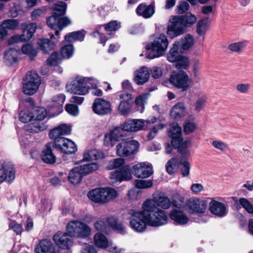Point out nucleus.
Returning a JSON list of instances; mask_svg holds the SVG:
<instances>
[{"label": "nucleus", "instance_id": "obj_1", "mask_svg": "<svg viewBox=\"0 0 253 253\" xmlns=\"http://www.w3.org/2000/svg\"><path fill=\"white\" fill-rule=\"evenodd\" d=\"M141 211H134L131 215L130 225L134 231L141 233L146 230L147 225L158 227L165 225L166 218L163 217V213L159 215L161 217V220H157L156 217L153 216L149 211H145L143 207Z\"/></svg>", "mask_w": 253, "mask_h": 253}, {"label": "nucleus", "instance_id": "obj_2", "mask_svg": "<svg viewBox=\"0 0 253 253\" xmlns=\"http://www.w3.org/2000/svg\"><path fill=\"white\" fill-rule=\"evenodd\" d=\"M171 203L169 199L167 197L160 196L157 200L155 199H148L146 200L143 203V208L146 211H149L152 213L153 216L154 215L156 217L157 220H161V217L160 215V212L164 214V218H166V224L168 222V217L164 211L159 209L158 207H160L163 209H167L169 208ZM161 214H162L161 213Z\"/></svg>", "mask_w": 253, "mask_h": 253}, {"label": "nucleus", "instance_id": "obj_3", "mask_svg": "<svg viewBox=\"0 0 253 253\" xmlns=\"http://www.w3.org/2000/svg\"><path fill=\"white\" fill-rule=\"evenodd\" d=\"M92 83H98V81L93 78L77 76L69 81L66 88L67 91L72 94L84 95L88 92L89 84Z\"/></svg>", "mask_w": 253, "mask_h": 253}, {"label": "nucleus", "instance_id": "obj_4", "mask_svg": "<svg viewBox=\"0 0 253 253\" xmlns=\"http://www.w3.org/2000/svg\"><path fill=\"white\" fill-rule=\"evenodd\" d=\"M168 43L166 36L163 34L159 35L153 42L146 45V57L152 59L163 55L167 49Z\"/></svg>", "mask_w": 253, "mask_h": 253}, {"label": "nucleus", "instance_id": "obj_5", "mask_svg": "<svg viewBox=\"0 0 253 253\" xmlns=\"http://www.w3.org/2000/svg\"><path fill=\"white\" fill-rule=\"evenodd\" d=\"M188 211L191 213H196L197 217H193V220L195 222L206 223L209 220V216L204 214L207 208V202L204 200L198 199H190L187 203Z\"/></svg>", "mask_w": 253, "mask_h": 253}, {"label": "nucleus", "instance_id": "obj_6", "mask_svg": "<svg viewBox=\"0 0 253 253\" xmlns=\"http://www.w3.org/2000/svg\"><path fill=\"white\" fill-rule=\"evenodd\" d=\"M168 134L171 138V143L172 147L177 149L179 153L184 151L190 144V141L183 142L181 128L177 124L170 125Z\"/></svg>", "mask_w": 253, "mask_h": 253}, {"label": "nucleus", "instance_id": "obj_7", "mask_svg": "<svg viewBox=\"0 0 253 253\" xmlns=\"http://www.w3.org/2000/svg\"><path fill=\"white\" fill-rule=\"evenodd\" d=\"M41 83L40 77L37 73L28 72L23 79L22 91L26 95H33L38 90Z\"/></svg>", "mask_w": 253, "mask_h": 253}, {"label": "nucleus", "instance_id": "obj_8", "mask_svg": "<svg viewBox=\"0 0 253 253\" xmlns=\"http://www.w3.org/2000/svg\"><path fill=\"white\" fill-rule=\"evenodd\" d=\"M169 82L182 92L186 91L190 87V79L188 74L183 71L171 75Z\"/></svg>", "mask_w": 253, "mask_h": 253}, {"label": "nucleus", "instance_id": "obj_9", "mask_svg": "<svg viewBox=\"0 0 253 253\" xmlns=\"http://www.w3.org/2000/svg\"><path fill=\"white\" fill-rule=\"evenodd\" d=\"M139 143L134 140L123 141L116 146V154L120 157H127L136 153Z\"/></svg>", "mask_w": 253, "mask_h": 253}, {"label": "nucleus", "instance_id": "obj_10", "mask_svg": "<svg viewBox=\"0 0 253 253\" xmlns=\"http://www.w3.org/2000/svg\"><path fill=\"white\" fill-rule=\"evenodd\" d=\"M111 189L109 187L98 188L90 190L87 194L88 198L96 203L104 204L109 201Z\"/></svg>", "mask_w": 253, "mask_h": 253}, {"label": "nucleus", "instance_id": "obj_11", "mask_svg": "<svg viewBox=\"0 0 253 253\" xmlns=\"http://www.w3.org/2000/svg\"><path fill=\"white\" fill-rule=\"evenodd\" d=\"M156 118L153 117L151 120L131 119L126 121L123 124V129L128 132H135L142 130L144 126L145 122L147 124L154 123Z\"/></svg>", "mask_w": 253, "mask_h": 253}, {"label": "nucleus", "instance_id": "obj_12", "mask_svg": "<svg viewBox=\"0 0 253 253\" xmlns=\"http://www.w3.org/2000/svg\"><path fill=\"white\" fill-rule=\"evenodd\" d=\"M186 30L181 24L176 16H174L169 20L167 34L169 38L173 39L175 37L183 35Z\"/></svg>", "mask_w": 253, "mask_h": 253}, {"label": "nucleus", "instance_id": "obj_13", "mask_svg": "<svg viewBox=\"0 0 253 253\" xmlns=\"http://www.w3.org/2000/svg\"><path fill=\"white\" fill-rule=\"evenodd\" d=\"M132 178L130 166H124L120 170H116L112 173V184L120 183L123 181H128Z\"/></svg>", "mask_w": 253, "mask_h": 253}, {"label": "nucleus", "instance_id": "obj_14", "mask_svg": "<svg viewBox=\"0 0 253 253\" xmlns=\"http://www.w3.org/2000/svg\"><path fill=\"white\" fill-rule=\"evenodd\" d=\"M132 169L134 175L137 178H146L153 172L152 166L148 162L139 163L133 166Z\"/></svg>", "mask_w": 253, "mask_h": 253}, {"label": "nucleus", "instance_id": "obj_15", "mask_svg": "<svg viewBox=\"0 0 253 253\" xmlns=\"http://www.w3.org/2000/svg\"><path fill=\"white\" fill-rule=\"evenodd\" d=\"M15 178V169L10 165L0 162V183L4 181L11 183Z\"/></svg>", "mask_w": 253, "mask_h": 253}, {"label": "nucleus", "instance_id": "obj_16", "mask_svg": "<svg viewBox=\"0 0 253 253\" xmlns=\"http://www.w3.org/2000/svg\"><path fill=\"white\" fill-rule=\"evenodd\" d=\"M122 100L118 107V110L123 116H127L131 112L132 105L130 102L132 99V94L130 93H124L120 95Z\"/></svg>", "mask_w": 253, "mask_h": 253}, {"label": "nucleus", "instance_id": "obj_17", "mask_svg": "<svg viewBox=\"0 0 253 253\" xmlns=\"http://www.w3.org/2000/svg\"><path fill=\"white\" fill-rule=\"evenodd\" d=\"M92 109L95 114L99 115H104L110 112L111 104L108 101L101 98H96L93 103Z\"/></svg>", "mask_w": 253, "mask_h": 253}, {"label": "nucleus", "instance_id": "obj_18", "mask_svg": "<svg viewBox=\"0 0 253 253\" xmlns=\"http://www.w3.org/2000/svg\"><path fill=\"white\" fill-rule=\"evenodd\" d=\"M55 144L62 152L66 154L74 153L77 150L75 143L66 138H59V140L56 141Z\"/></svg>", "mask_w": 253, "mask_h": 253}, {"label": "nucleus", "instance_id": "obj_19", "mask_svg": "<svg viewBox=\"0 0 253 253\" xmlns=\"http://www.w3.org/2000/svg\"><path fill=\"white\" fill-rule=\"evenodd\" d=\"M71 132V126L63 124L52 129L49 133V136L55 143L56 140L58 141L59 138H62L61 136L68 135Z\"/></svg>", "mask_w": 253, "mask_h": 253}, {"label": "nucleus", "instance_id": "obj_20", "mask_svg": "<svg viewBox=\"0 0 253 253\" xmlns=\"http://www.w3.org/2000/svg\"><path fill=\"white\" fill-rule=\"evenodd\" d=\"M53 241L60 248L69 249L72 245L71 240L69 238L68 233L58 232L53 236Z\"/></svg>", "mask_w": 253, "mask_h": 253}, {"label": "nucleus", "instance_id": "obj_21", "mask_svg": "<svg viewBox=\"0 0 253 253\" xmlns=\"http://www.w3.org/2000/svg\"><path fill=\"white\" fill-rule=\"evenodd\" d=\"M209 210L212 214L220 217L225 216L228 212L224 204L215 200L210 203Z\"/></svg>", "mask_w": 253, "mask_h": 253}, {"label": "nucleus", "instance_id": "obj_22", "mask_svg": "<svg viewBox=\"0 0 253 253\" xmlns=\"http://www.w3.org/2000/svg\"><path fill=\"white\" fill-rule=\"evenodd\" d=\"M136 14L145 19L151 18L155 13V5L151 3L147 5L145 3H142L138 5L136 10Z\"/></svg>", "mask_w": 253, "mask_h": 253}, {"label": "nucleus", "instance_id": "obj_23", "mask_svg": "<svg viewBox=\"0 0 253 253\" xmlns=\"http://www.w3.org/2000/svg\"><path fill=\"white\" fill-rule=\"evenodd\" d=\"M50 38L51 41L48 39H39L37 43L39 48L44 53H48L49 51L52 50L58 42V39L56 41L53 40V39H55V38L53 34L50 35Z\"/></svg>", "mask_w": 253, "mask_h": 253}, {"label": "nucleus", "instance_id": "obj_24", "mask_svg": "<svg viewBox=\"0 0 253 253\" xmlns=\"http://www.w3.org/2000/svg\"><path fill=\"white\" fill-rule=\"evenodd\" d=\"M35 253H58L55 250L54 247L51 241L42 240L38 244L35 248Z\"/></svg>", "mask_w": 253, "mask_h": 253}, {"label": "nucleus", "instance_id": "obj_25", "mask_svg": "<svg viewBox=\"0 0 253 253\" xmlns=\"http://www.w3.org/2000/svg\"><path fill=\"white\" fill-rule=\"evenodd\" d=\"M170 219L179 225H185L188 222L189 218L182 211L173 209L169 213Z\"/></svg>", "mask_w": 253, "mask_h": 253}, {"label": "nucleus", "instance_id": "obj_26", "mask_svg": "<svg viewBox=\"0 0 253 253\" xmlns=\"http://www.w3.org/2000/svg\"><path fill=\"white\" fill-rule=\"evenodd\" d=\"M180 153L181 154L179 161L180 171L183 176L186 177L189 175L191 168L190 164L187 160L189 156V153L187 149Z\"/></svg>", "mask_w": 253, "mask_h": 253}, {"label": "nucleus", "instance_id": "obj_27", "mask_svg": "<svg viewBox=\"0 0 253 253\" xmlns=\"http://www.w3.org/2000/svg\"><path fill=\"white\" fill-rule=\"evenodd\" d=\"M66 99V96L62 93L54 95L52 98L51 107L55 114H58L63 111V105Z\"/></svg>", "mask_w": 253, "mask_h": 253}, {"label": "nucleus", "instance_id": "obj_28", "mask_svg": "<svg viewBox=\"0 0 253 253\" xmlns=\"http://www.w3.org/2000/svg\"><path fill=\"white\" fill-rule=\"evenodd\" d=\"M150 74L148 68L142 67L136 72L134 81L137 84H143L148 81Z\"/></svg>", "mask_w": 253, "mask_h": 253}, {"label": "nucleus", "instance_id": "obj_29", "mask_svg": "<svg viewBox=\"0 0 253 253\" xmlns=\"http://www.w3.org/2000/svg\"><path fill=\"white\" fill-rule=\"evenodd\" d=\"M83 176V173L79 166L72 169L69 173L68 179L73 184H77L80 182Z\"/></svg>", "mask_w": 253, "mask_h": 253}, {"label": "nucleus", "instance_id": "obj_30", "mask_svg": "<svg viewBox=\"0 0 253 253\" xmlns=\"http://www.w3.org/2000/svg\"><path fill=\"white\" fill-rule=\"evenodd\" d=\"M186 107L183 103H178L173 106L170 112V116L175 119H179L185 116Z\"/></svg>", "mask_w": 253, "mask_h": 253}, {"label": "nucleus", "instance_id": "obj_31", "mask_svg": "<svg viewBox=\"0 0 253 253\" xmlns=\"http://www.w3.org/2000/svg\"><path fill=\"white\" fill-rule=\"evenodd\" d=\"M176 17L182 25L186 28L193 25L196 21V17L191 13H188L184 15H177Z\"/></svg>", "mask_w": 253, "mask_h": 253}, {"label": "nucleus", "instance_id": "obj_32", "mask_svg": "<svg viewBox=\"0 0 253 253\" xmlns=\"http://www.w3.org/2000/svg\"><path fill=\"white\" fill-rule=\"evenodd\" d=\"M42 161L48 164H53L55 162L56 157L53 155L51 148V144H47L42 155Z\"/></svg>", "mask_w": 253, "mask_h": 253}, {"label": "nucleus", "instance_id": "obj_33", "mask_svg": "<svg viewBox=\"0 0 253 253\" xmlns=\"http://www.w3.org/2000/svg\"><path fill=\"white\" fill-rule=\"evenodd\" d=\"M179 45V42L178 41L175 42L173 44L167 56V59L169 62H175L182 56L178 51Z\"/></svg>", "mask_w": 253, "mask_h": 253}, {"label": "nucleus", "instance_id": "obj_34", "mask_svg": "<svg viewBox=\"0 0 253 253\" xmlns=\"http://www.w3.org/2000/svg\"><path fill=\"white\" fill-rule=\"evenodd\" d=\"M91 233V228L88 225L79 221L77 238H86L90 235Z\"/></svg>", "mask_w": 253, "mask_h": 253}, {"label": "nucleus", "instance_id": "obj_35", "mask_svg": "<svg viewBox=\"0 0 253 253\" xmlns=\"http://www.w3.org/2000/svg\"><path fill=\"white\" fill-rule=\"evenodd\" d=\"M85 34V32L84 30L72 32L65 36V40L70 42L76 41H83L84 40Z\"/></svg>", "mask_w": 253, "mask_h": 253}, {"label": "nucleus", "instance_id": "obj_36", "mask_svg": "<svg viewBox=\"0 0 253 253\" xmlns=\"http://www.w3.org/2000/svg\"><path fill=\"white\" fill-rule=\"evenodd\" d=\"M19 51L14 48L7 50L4 54V61L7 64H11L16 62Z\"/></svg>", "mask_w": 253, "mask_h": 253}, {"label": "nucleus", "instance_id": "obj_37", "mask_svg": "<svg viewBox=\"0 0 253 253\" xmlns=\"http://www.w3.org/2000/svg\"><path fill=\"white\" fill-rule=\"evenodd\" d=\"M150 96L148 93H144L138 95L135 100V104L137 107V110L143 113L145 109V105Z\"/></svg>", "mask_w": 253, "mask_h": 253}, {"label": "nucleus", "instance_id": "obj_38", "mask_svg": "<svg viewBox=\"0 0 253 253\" xmlns=\"http://www.w3.org/2000/svg\"><path fill=\"white\" fill-rule=\"evenodd\" d=\"M25 130L30 132L38 133L46 129L43 124H41L37 121L29 124L25 126Z\"/></svg>", "mask_w": 253, "mask_h": 253}, {"label": "nucleus", "instance_id": "obj_39", "mask_svg": "<svg viewBox=\"0 0 253 253\" xmlns=\"http://www.w3.org/2000/svg\"><path fill=\"white\" fill-rule=\"evenodd\" d=\"M93 240L95 246L98 248L105 249L108 246L109 242L107 238L100 233L96 234Z\"/></svg>", "mask_w": 253, "mask_h": 253}, {"label": "nucleus", "instance_id": "obj_40", "mask_svg": "<svg viewBox=\"0 0 253 253\" xmlns=\"http://www.w3.org/2000/svg\"><path fill=\"white\" fill-rule=\"evenodd\" d=\"M79 220H73L69 222L66 226V231L70 237L77 238Z\"/></svg>", "mask_w": 253, "mask_h": 253}, {"label": "nucleus", "instance_id": "obj_41", "mask_svg": "<svg viewBox=\"0 0 253 253\" xmlns=\"http://www.w3.org/2000/svg\"><path fill=\"white\" fill-rule=\"evenodd\" d=\"M110 226L111 224L108 221H97L94 224V227L97 231L104 232L106 233H108L109 231Z\"/></svg>", "mask_w": 253, "mask_h": 253}, {"label": "nucleus", "instance_id": "obj_42", "mask_svg": "<svg viewBox=\"0 0 253 253\" xmlns=\"http://www.w3.org/2000/svg\"><path fill=\"white\" fill-rule=\"evenodd\" d=\"M66 7V4L64 2L59 1L55 3L52 8L54 11V13H56V15L61 16L65 13Z\"/></svg>", "mask_w": 253, "mask_h": 253}, {"label": "nucleus", "instance_id": "obj_43", "mask_svg": "<svg viewBox=\"0 0 253 253\" xmlns=\"http://www.w3.org/2000/svg\"><path fill=\"white\" fill-rule=\"evenodd\" d=\"M37 28V25L36 23H32L26 25V28L23 31V34L25 35V38L27 41L30 40L34 34L36 32Z\"/></svg>", "mask_w": 253, "mask_h": 253}, {"label": "nucleus", "instance_id": "obj_44", "mask_svg": "<svg viewBox=\"0 0 253 253\" xmlns=\"http://www.w3.org/2000/svg\"><path fill=\"white\" fill-rule=\"evenodd\" d=\"M79 167L84 175L96 170L99 168L98 165L96 163L81 165Z\"/></svg>", "mask_w": 253, "mask_h": 253}, {"label": "nucleus", "instance_id": "obj_45", "mask_svg": "<svg viewBox=\"0 0 253 253\" xmlns=\"http://www.w3.org/2000/svg\"><path fill=\"white\" fill-rule=\"evenodd\" d=\"M112 229L117 233L124 235L126 233V228L123 224L117 220H113L112 217Z\"/></svg>", "mask_w": 253, "mask_h": 253}, {"label": "nucleus", "instance_id": "obj_46", "mask_svg": "<svg viewBox=\"0 0 253 253\" xmlns=\"http://www.w3.org/2000/svg\"><path fill=\"white\" fill-rule=\"evenodd\" d=\"M22 51L24 54L28 55L31 59L37 54V50L30 44H25L23 45Z\"/></svg>", "mask_w": 253, "mask_h": 253}, {"label": "nucleus", "instance_id": "obj_47", "mask_svg": "<svg viewBox=\"0 0 253 253\" xmlns=\"http://www.w3.org/2000/svg\"><path fill=\"white\" fill-rule=\"evenodd\" d=\"M18 26V22L14 19H8L3 21L0 24V27L7 30L15 29Z\"/></svg>", "mask_w": 253, "mask_h": 253}, {"label": "nucleus", "instance_id": "obj_48", "mask_svg": "<svg viewBox=\"0 0 253 253\" xmlns=\"http://www.w3.org/2000/svg\"><path fill=\"white\" fill-rule=\"evenodd\" d=\"M19 117L20 120L22 122L26 123L31 121L34 118V116L32 112L28 109H25L21 111Z\"/></svg>", "mask_w": 253, "mask_h": 253}, {"label": "nucleus", "instance_id": "obj_49", "mask_svg": "<svg viewBox=\"0 0 253 253\" xmlns=\"http://www.w3.org/2000/svg\"><path fill=\"white\" fill-rule=\"evenodd\" d=\"M74 48L72 44H68L63 46L61 49V54L64 58L68 59L74 54Z\"/></svg>", "mask_w": 253, "mask_h": 253}, {"label": "nucleus", "instance_id": "obj_50", "mask_svg": "<svg viewBox=\"0 0 253 253\" xmlns=\"http://www.w3.org/2000/svg\"><path fill=\"white\" fill-rule=\"evenodd\" d=\"M62 62V58L57 52H54L48 57L47 63L50 66H56Z\"/></svg>", "mask_w": 253, "mask_h": 253}, {"label": "nucleus", "instance_id": "obj_51", "mask_svg": "<svg viewBox=\"0 0 253 253\" xmlns=\"http://www.w3.org/2000/svg\"><path fill=\"white\" fill-rule=\"evenodd\" d=\"M194 44V39L190 34H187L182 39L181 47L184 50H187Z\"/></svg>", "mask_w": 253, "mask_h": 253}, {"label": "nucleus", "instance_id": "obj_52", "mask_svg": "<svg viewBox=\"0 0 253 253\" xmlns=\"http://www.w3.org/2000/svg\"><path fill=\"white\" fill-rule=\"evenodd\" d=\"M207 19L199 20L197 24V33L199 36L204 35L208 30Z\"/></svg>", "mask_w": 253, "mask_h": 253}, {"label": "nucleus", "instance_id": "obj_53", "mask_svg": "<svg viewBox=\"0 0 253 253\" xmlns=\"http://www.w3.org/2000/svg\"><path fill=\"white\" fill-rule=\"evenodd\" d=\"M134 184L137 188L146 189L152 186L153 181L151 180H138L134 181Z\"/></svg>", "mask_w": 253, "mask_h": 253}, {"label": "nucleus", "instance_id": "obj_54", "mask_svg": "<svg viewBox=\"0 0 253 253\" xmlns=\"http://www.w3.org/2000/svg\"><path fill=\"white\" fill-rule=\"evenodd\" d=\"M239 205L243 208L248 213L253 214V206L246 198H241L239 200Z\"/></svg>", "mask_w": 253, "mask_h": 253}, {"label": "nucleus", "instance_id": "obj_55", "mask_svg": "<svg viewBox=\"0 0 253 253\" xmlns=\"http://www.w3.org/2000/svg\"><path fill=\"white\" fill-rule=\"evenodd\" d=\"M179 163V160L177 158H171L166 164V170L169 174H173L174 172V169Z\"/></svg>", "mask_w": 253, "mask_h": 253}, {"label": "nucleus", "instance_id": "obj_56", "mask_svg": "<svg viewBox=\"0 0 253 253\" xmlns=\"http://www.w3.org/2000/svg\"><path fill=\"white\" fill-rule=\"evenodd\" d=\"M125 131V130L123 129V125L122 127H116L112 130V140L120 141L122 140Z\"/></svg>", "mask_w": 253, "mask_h": 253}, {"label": "nucleus", "instance_id": "obj_57", "mask_svg": "<svg viewBox=\"0 0 253 253\" xmlns=\"http://www.w3.org/2000/svg\"><path fill=\"white\" fill-rule=\"evenodd\" d=\"M175 66L178 69H186L189 64L188 58L186 57L181 56L176 61Z\"/></svg>", "mask_w": 253, "mask_h": 253}, {"label": "nucleus", "instance_id": "obj_58", "mask_svg": "<svg viewBox=\"0 0 253 253\" xmlns=\"http://www.w3.org/2000/svg\"><path fill=\"white\" fill-rule=\"evenodd\" d=\"M246 45V42H235L230 44L229 45V49L233 52H240L243 50Z\"/></svg>", "mask_w": 253, "mask_h": 253}, {"label": "nucleus", "instance_id": "obj_59", "mask_svg": "<svg viewBox=\"0 0 253 253\" xmlns=\"http://www.w3.org/2000/svg\"><path fill=\"white\" fill-rule=\"evenodd\" d=\"M97 151L95 150H88L84 154L83 159L81 162L90 161L97 159Z\"/></svg>", "mask_w": 253, "mask_h": 253}, {"label": "nucleus", "instance_id": "obj_60", "mask_svg": "<svg viewBox=\"0 0 253 253\" xmlns=\"http://www.w3.org/2000/svg\"><path fill=\"white\" fill-rule=\"evenodd\" d=\"M9 228L12 229L17 235L21 234L23 232V227L21 224L18 223L15 220H11L9 223Z\"/></svg>", "mask_w": 253, "mask_h": 253}, {"label": "nucleus", "instance_id": "obj_61", "mask_svg": "<svg viewBox=\"0 0 253 253\" xmlns=\"http://www.w3.org/2000/svg\"><path fill=\"white\" fill-rule=\"evenodd\" d=\"M165 125L163 124H159L157 126H155L150 130L148 136V139L150 140L153 139L155 135L157 134L159 130H162L164 128Z\"/></svg>", "mask_w": 253, "mask_h": 253}, {"label": "nucleus", "instance_id": "obj_62", "mask_svg": "<svg viewBox=\"0 0 253 253\" xmlns=\"http://www.w3.org/2000/svg\"><path fill=\"white\" fill-rule=\"evenodd\" d=\"M59 16L53 13V15L47 19V24L51 29H55L58 27Z\"/></svg>", "mask_w": 253, "mask_h": 253}, {"label": "nucleus", "instance_id": "obj_63", "mask_svg": "<svg viewBox=\"0 0 253 253\" xmlns=\"http://www.w3.org/2000/svg\"><path fill=\"white\" fill-rule=\"evenodd\" d=\"M183 126L184 131L186 134L193 132L196 128L195 124L190 121H187L186 122Z\"/></svg>", "mask_w": 253, "mask_h": 253}, {"label": "nucleus", "instance_id": "obj_64", "mask_svg": "<svg viewBox=\"0 0 253 253\" xmlns=\"http://www.w3.org/2000/svg\"><path fill=\"white\" fill-rule=\"evenodd\" d=\"M65 109L69 114L73 116H77L79 112L78 107L72 104H67Z\"/></svg>", "mask_w": 253, "mask_h": 253}]
</instances>
